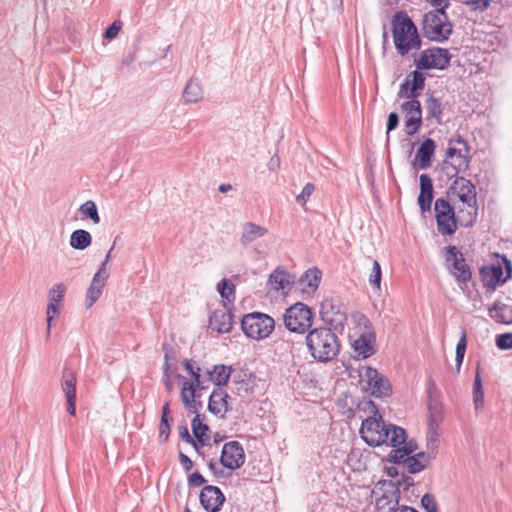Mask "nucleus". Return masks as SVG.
I'll use <instances>...</instances> for the list:
<instances>
[{"instance_id": "nucleus-1", "label": "nucleus", "mask_w": 512, "mask_h": 512, "mask_svg": "<svg viewBox=\"0 0 512 512\" xmlns=\"http://www.w3.org/2000/svg\"><path fill=\"white\" fill-rule=\"evenodd\" d=\"M360 434L370 446L387 445L398 447L407 439L403 428L394 424H387L382 417H368L362 422Z\"/></svg>"}, {"instance_id": "nucleus-2", "label": "nucleus", "mask_w": 512, "mask_h": 512, "mask_svg": "<svg viewBox=\"0 0 512 512\" xmlns=\"http://www.w3.org/2000/svg\"><path fill=\"white\" fill-rule=\"evenodd\" d=\"M305 341L311 357L318 362H329L339 354L340 341L331 328L312 329L306 335Z\"/></svg>"}, {"instance_id": "nucleus-3", "label": "nucleus", "mask_w": 512, "mask_h": 512, "mask_svg": "<svg viewBox=\"0 0 512 512\" xmlns=\"http://www.w3.org/2000/svg\"><path fill=\"white\" fill-rule=\"evenodd\" d=\"M393 40L398 53L402 56L411 50H418L421 46L417 28L406 15L396 14L393 17Z\"/></svg>"}, {"instance_id": "nucleus-4", "label": "nucleus", "mask_w": 512, "mask_h": 512, "mask_svg": "<svg viewBox=\"0 0 512 512\" xmlns=\"http://www.w3.org/2000/svg\"><path fill=\"white\" fill-rule=\"evenodd\" d=\"M452 27L443 9H435L424 15L423 32L432 41H446L452 33Z\"/></svg>"}, {"instance_id": "nucleus-5", "label": "nucleus", "mask_w": 512, "mask_h": 512, "mask_svg": "<svg viewBox=\"0 0 512 512\" xmlns=\"http://www.w3.org/2000/svg\"><path fill=\"white\" fill-rule=\"evenodd\" d=\"M275 322L272 317L260 312L243 316L241 327L247 337L261 340L267 338L274 330Z\"/></svg>"}, {"instance_id": "nucleus-6", "label": "nucleus", "mask_w": 512, "mask_h": 512, "mask_svg": "<svg viewBox=\"0 0 512 512\" xmlns=\"http://www.w3.org/2000/svg\"><path fill=\"white\" fill-rule=\"evenodd\" d=\"M313 313L311 309L301 303H295L286 309L283 315L285 327L291 332L304 333L312 325Z\"/></svg>"}, {"instance_id": "nucleus-7", "label": "nucleus", "mask_w": 512, "mask_h": 512, "mask_svg": "<svg viewBox=\"0 0 512 512\" xmlns=\"http://www.w3.org/2000/svg\"><path fill=\"white\" fill-rule=\"evenodd\" d=\"M320 316L322 321L331 329L342 328L347 321V312L344 305L338 298L327 297L320 305Z\"/></svg>"}, {"instance_id": "nucleus-8", "label": "nucleus", "mask_w": 512, "mask_h": 512, "mask_svg": "<svg viewBox=\"0 0 512 512\" xmlns=\"http://www.w3.org/2000/svg\"><path fill=\"white\" fill-rule=\"evenodd\" d=\"M435 218L438 231L442 235H452L457 229V220L454 208L443 198H438L434 205Z\"/></svg>"}, {"instance_id": "nucleus-9", "label": "nucleus", "mask_w": 512, "mask_h": 512, "mask_svg": "<svg viewBox=\"0 0 512 512\" xmlns=\"http://www.w3.org/2000/svg\"><path fill=\"white\" fill-rule=\"evenodd\" d=\"M452 55L448 49L432 47L424 50L420 57L415 61L418 69H439L448 67Z\"/></svg>"}, {"instance_id": "nucleus-10", "label": "nucleus", "mask_w": 512, "mask_h": 512, "mask_svg": "<svg viewBox=\"0 0 512 512\" xmlns=\"http://www.w3.org/2000/svg\"><path fill=\"white\" fill-rule=\"evenodd\" d=\"M445 159L461 172H465L468 169L470 163L469 149L462 137L457 136L449 141Z\"/></svg>"}, {"instance_id": "nucleus-11", "label": "nucleus", "mask_w": 512, "mask_h": 512, "mask_svg": "<svg viewBox=\"0 0 512 512\" xmlns=\"http://www.w3.org/2000/svg\"><path fill=\"white\" fill-rule=\"evenodd\" d=\"M361 376L362 383L365 384V390L374 397L388 396L391 392V387L388 379L382 376L375 368H365Z\"/></svg>"}, {"instance_id": "nucleus-12", "label": "nucleus", "mask_w": 512, "mask_h": 512, "mask_svg": "<svg viewBox=\"0 0 512 512\" xmlns=\"http://www.w3.org/2000/svg\"><path fill=\"white\" fill-rule=\"evenodd\" d=\"M378 491L382 494L376 498V508L379 512H393L400 507L399 488L392 480H385L379 483Z\"/></svg>"}, {"instance_id": "nucleus-13", "label": "nucleus", "mask_w": 512, "mask_h": 512, "mask_svg": "<svg viewBox=\"0 0 512 512\" xmlns=\"http://www.w3.org/2000/svg\"><path fill=\"white\" fill-rule=\"evenodd\" d=\"M179 381H181V401L188 412L194 414L199 412L202 408V402L198 399L199 395H196V391L202 389L201 383H191L184 376L177 375Z\"/></svg>"}, {"instance_id": "nucleus-14", "label": "nucleus", "mask_w": 512, "mask_h": 512, "mask_svg": "<svg viewBox=\"0 0 512 512\" xmlns=\"http://www.w3.org/2000/svg\"><path fill=\"white\" fill-rule=\"evenodd\" d=\"M447 252L446 261L450 263V271L459 282H467L471 278L469 266L466 264L463 254L455 246L445 248Z\"/></svg>"}, {"instance_id": "nucleus-15", "label": "nucleus", "mask_w": 512, "mask_h": 512, "mask_svg": "<svg viewBox=\"0 0 512 512\" xmlns=\"http://www.w3.org/2000/svg\"><path fill=\"white\" fill-rule=\"evenodd\" d=\"M405 113V133L409 136L417 133L422 125V109L417 99L409 100L401 105Z\"/></svg>"}, {"instance_id": "nucleus-16", "label": "nucleus", "mask_w": 512, "mask_h": 512, "mask_svg": "<svg viewBox=\"0 0 512 512\" xmlns=\"http://www.w3.org/2000/svg\"><path fill=\"white\" fill-rule=\"evenodd\" d=\"M220 462L230 470L240 468L245 462V452L242 445L237 441L225 443L222 448Z\"/></svg>"}, {"instance_id": "nucleus-17", "label": "nucleus", "mask_w": 512, "mask_h": 512, "mask_svg": "<svg viewBox=\"0 0 512 512\" xmlns=\"http://www.w3.org/2000/svg\"><path fill=\"white\" fill-rule=\"evenodd\" d=\"M448 195L450 197H457L462 204L476 203V187L468 179L464 177H456L449 187Z\"/></svg>"}, {"instance_id": "nucleus-18", "label": "nucleus", "mask_w": 512, "mask_h": 512, "mask_svg": "<svg viewBox=\"0 0 512 512\" xmlns=\"http://www.w3.org/2000/svg\"><path fill=\"white\" fill-rule=\"evenodd\" d=\"M200 503L208 512H217L225 501V496L220 488L212 485L205 486L200 493Z\"/></svg>"}, {"instance_id": "nucleus-19", "label": "nucleus", "mask_w": 512, "mask_h": 512, "mask_svg": "<svg viewBox=\"0 0 512 512\" xmlns=\"http://www.w3.org/2000/svg\"><path fill=\"white\" fill-rule=\"evenodd\" d=\"M76 374L68 369L63 371L61 387L67 399V411L70 415L76 414Z\"/></svg>"}, {"instance_id": "nucleus-20", "label": "nucleus", "mask_w": 512, "mask_h": 512, "mask_svg": "<svg viewBox=\"0 0 512 512\" xmlns=\"http://www.w3.org/2000/svg\"><path fill=\"white\" fill-rule=\"evenodd\" d=\"M436 144L431 138L425 139L417 149L412 166L415 169L425 170L432 164V158L435 154Z\"/></svg>"}, {"instance_id": "nucleus-21", "label": "nucleus", "mask_w": 512, "mask_h": 512, "mask_svg": "<svg viewBox=\"0 0 512 512\" xmlns=\"http://www.w3.org/2000/svg\"><path fill=\"white\" fill-rule=\"evenodd\" d=\"M233 326V315L226 308L214 310L209 316V327L217 333H229Z\"/></svg>"}, {"instance_id": "nucleus-22", "label": "nucleus", "mask_w": 512, "mask_h": 512, "mask_svg": "<svg viewBox=\"0 0 512 512\" xmlns=\"http://www.w3.org/2000/svg\"><path fill=\"white\" fill-rule=\"evenodd\" d=\"M267 233L268 229L266 227L254 222H245L242 225L240 243L242 246L247 247L259 238L265 236Z\"/></svg>"}, {"instance_id": "nucleus-23", "label": "nucleus", "mask_w": 512, "mask_h": 512, "mask_svg": "<svg viewBox=\"0 0 512 512\" xmlns=\"http://www.w3.org/2000/svg\"><path fill=\"white\" fill-rule=\"evenodd\" d=\"M375 336L371 331H365L361 333L357 339L353 341V349L357 357L363 359L370 357L374 354L373 342Z\"/></svg>"}, {"instance_id": "nucleus-24", "label": "nucleus", "mask_w": 512, "mask_h": 512, "mask_svg": "<svg viewBox=\"0 0 512 512\" xmlns=\"http://www.w3.org/2000/svg\"><path fill=\"white\" fill-rule=\"evenodd\" d=\"M420 180V194L418 196V204L422 212L429 211L433 200V183L427 174H421Z\"/></svg>"}, {"instance_id": "nucleus-25", "label": "nucleus", "mask_w": 512, "mask_h": 512, "mask_svg": "<svg viewBox=\"0 0 512 512\" xmlns=\"http://www.w3.org/2000/svg\"><path fill=\"white\" fill-rule=\"evenodd\" d=\"M229 395L221 388L212 391L209 397L208 410L215 414L224 416L228 410Z\"/></svg>"}, {"instance_id": "nucleus-26", "label": "nucleus", "mask_w": 512, "mask_h": 512, "mask_svg": "<svg viewBox=\"0 0 512 512\" xmlns=\"http://www.w3.org/2000/svg\"><path fill=\"white\" fill-rule=\"evenodd\" d=\"M428 409V434L430 436V443L435 446V437L438 436L437 430L443 420V409L437 402H431Z\"/></svg>"}, {"instance_id": "nucleus-27", "label": "nucleus", "mask_w": 512, "mask_h": 512, "mask_svg": "<svg viewBox=\"0 0 512 512\" xmlns=\"http://www.w3.org/2000/svg\"><path fill=\"white\" fill-rule=\"evenodd\" d=\"M321 277L322 273L318 268L308 269L299 279L303 292L307 294L314 293L320 284Z\"/></svg>"}, {"instance_id": "nucleus-28", "label": "nucleus", "mask_w": 512, "mask_h": 512, "mask_svg": "<svg viewBox=\"0 0 512 512\" xmlns=\"http://www.w3.org/2000/svg\"><path fill=\"white\" fill-rule=\"evenodd\" d=\"M268 284L276 291L289 290L291 287V276L285 270L277 268L269 276Z\"/></svg>"}, {"instance_id": "nucleus-29", "label": "nucleus", "mask_w": 512, "mask_h": 512, "mask_svg": "<svg viewBox=\"0 0 512 512\" xmlns=\"http://www.w3.org/2000/svg\"><path fill=\"white\" fill-rule=\"evenodd\" d=\"M463 206V208H458V214L456 216L457 223L464 227L472 226L477 219V202L465 203Z\"/></svg>"}, {"instance_id": "nucleus-30", "label": "nucleus", "mask_w": 512, "mask_h": 512, "mask_svg": "<svg viewBox=\"0 0 512 512\" xmlns=\"http://www.w3.org/2000/svg\"><path fill=\"white\" fill-rule=\"evenodd\" d=\"M489 316L498 323L512 324V305L494 303L489 308Z\"/></svg>"}, {"instance_id": "nucleus-31", "label": "nucleus", "mask_w": 512, "mask_h": 512, "mask_svg": "<svg viewBox=\"0 0 512 512\" xmlns=\"http://www.w3.org/2000/svg\"><path fill=\"white\" fill-rule=\"evenodd\" d=\"M389 453V461L395 464H400L401 459L407 458L410 454H412L416 449L417 445L413 441H406L402 443L398 447H393Z\"/></svg>"}, {"instance_id": "nucleus-32", "label": "nucleus", "mask_w": 512, "mask_h": 512, "mask_svg": "<svg viewBox=\"0 0 512 512\" xmlns=\"http://www.w3.org/2000/svg\"><path fill=\"white\" fill-rule=\"evenodd\" d=\"M106 279L94 275L90 287L87 290V307H91L101 296Z\"/></svg>"}, {"instance_id": "nucleus-33", "label": "nucleus", "mask_w": 512, "mask_h": 512, "mask_svg": "<svg viewBox=\"0 0 512 512\" xmlns=\"http://www.w3.org/2000/svg\"><path fill=\"white\" fill-rule=\"evenodd\" d=\"M92 243L91 234L83 229H78L72 232L70 236V246L77 250H84Z\"/></svg>"}, {"instance_id": "nucleus-34", "label": "nucleus", "mask_w": 512, "mask_h": 512, "mask_svg": "<svg viewBox=\"0 0 512 512\" xmlns=\"http://www.w3.org/2000/svg\"><path fill=\"white\" fill-rule=\"evenodd\" d=\"M183 98L186 103H197L203 98V90L197 80H189L184 89Z\"/></svg>"}, {"instance_id": "nucleus-35", "label": "nucleus", "mask_w": 512, "mask_h": 512, "mask_svg": "<svg viewBox=\"0 0 512 512\" xmlns=\"http://www.w3.org/2000/svg\"><path fill=\"white\" fill-rule=\"evenodd\" d=\"M232 372L231 366L215 365L212 371H208L210 380L217 386L226 385Z\"/></svg>"}, {"instance_id": "nucleus-36", "label": "nucleus", "mask_w": 512, "mask_h": 512, "mask_svg": "<svg viewBox=\"0 0 512 512\" xmlns=\"http://www.w3.org/2000/svg\"><path fill=\"white\" fill-rule=\"evenodd\" d=\"M195 414L196 415L192 420V432L196 441L201 443L202 445H205L209 438L207 436L209 428L206 424L202 423L199 413L197 412Z\"/></svg>"}, {"instance_id": "nucleus-37", "label": "nucleus", "mask_w": 512, "mask_h": 512, "mask_svg": "<svg viewBox=\"0 0 512 512\" xmlns=\"http://www.w3.org/2000/svg\"><path fill=\"white\" fill-rule=\"evenodd\" d=\"M442 103L438 98L430 96L426 100L428 117L434 118L437 124H442Z\"/></svg>"}, {"instance_id": "nucleus-38", "label": "nucleus", "mask_w": 512, "mask_h": 512, "mask_svg": "<svg viewBox=\"0 0 512 512\" xmlns=\"http://www.w3.org/2000/svg\"><path fill=\"white\" fill-rule=\"evenodd\" d=\"M217 290L224 301V307L234 301L235 285L230 280L223 279L221 282H219L217 285Z\"/></svg>"}, {"instance_id": "nucleus-39", "label": "nucleus", "mask_w": 512, "mask_h": 512, "mask_svg": "<svg viewBox=\"0 0 512 512\" xmlns=\"http://www.w3.org/2000/svg\"><path fill=\"white\" fill-rule=\"evenodd\" d=\"M79 212L85 218L90 219L94 224L100 223V216L94 201L87 200L79 207Z\"/></svg>"}, {"instance_id": "nucleus-40", "label": "nucleus", "mask_w": 512, "mask_h": 512, "mask_svg": "<svg viewBox=\"0 0 512 512\" xmlns=\"http://www.w3.org/2000/svg\"><path fill=\"white\" fill-rule=\"evenodd\" d=\"M484 403V392L479 371H477L473 383V404L476 410H479Z\"/></svg>"}, {"instance_id": "nucleus-41", "label": "nucleus", "mask_w": 512, "mask_h": 512, "mask_svg": "<svg viewBox=\"0 0 512 512\" xmlns=\"http://www.w3.org/2000/svg\"><path fill=\"white\" fill-rule=\"evenodd\" d=\"M410 96L418 97L420 92L424 89L425 76L419 71L412 72V82L410 83Z\"/></svg>"}, {"instance_id": "nucleus-42", "label": "nucleus", "mask_w": 512, "mask_h": 512, "mask_svg": "<svg viewBox=\"0 0 512 512\" xmlns=\"http://www.w3.org/2000/svg\"><path fill=\"white\" fill-rule=\"evenodd\" d=\"M467 342H466V332L463 330L461 333V337L456 345V368L457 371H460L465 352H466Z\"/></svg>"}, {"instance_id": "nucleus-43", "label": "nucleus", "mask_w": 512, "mask_h": 512, "mask_svg": "<svg viewBox=\"0 0 512 512\" xmlns=\"http://www.w3.org/2000/svg\"><path fill=\"white\" fill-rule=\"evenodd\" d=\"M164 349V357H165V364H164V375L168 376V372L170 369L174 366V364L177 362V357L174 349L172 347H169L168 345L163 346Z\"/></svg>"}, {"instance_id": "nucleus-44", "label": "nucleus", "mask_w": 512, "mask_h": 512, "mask_svg": "<svg viewBox=\"0 0 512 512\" xmlns=\"http://www.w3.org/2000/svg\"><path fill=\"white\" fill-rule=\"evenodd\" d=\"M372 263L373 267L369 276V283L373 288L380 289L382 277L381 267L377 260H373Z\"/></svg>"}, {"instance_id": "nucleus-45", "label": "nucleus", "mask_w": 512, "mask_h": 512, "mask_svg": "<svg viewBox=\"0 0 512 512\" xmlns=\"http://www.w3.org/2000/svg\"><path fill=\"white\" fill-rule=\"evenodd\" d=\"M401 463H403L407 471L412 474L418 473L424 469L423 464L414 456L409 455L407 458L401 459Z\"/></svg>"}, {"instance_id": "nucleus-46", "label": "nucleus", "mask_w": 512, "mask_h": 512, "mask_svg": "<svg viewBox=\"0 0 512 512\" xmlns=\"http://www.w3.org/2000/svg\"><path fill=\"white\" fill-rule=\"evenodd\" d=\"M66 286L62 283L54 285L49 291V301L60 303L64 297Z\"/></svg>"}, {"instance_id": "nucleus-47", "label": "nucleus", "mask_w": 512, "mask_h": 512, "mask_svg": "<svg viewBox=\"0 0 512 512\" xmlns=\"http://www.w3.org/2000/svg\"><path fill=\"white\" fill-rule=\"evenodd\" d=\"M58 313H59V303L58 302L49 301V304L47 306V311H46V314H47V317H46V321H47L46 337L47 338L50 336V332H51V323H52V319H53L52 314H58Z\"/></svg>"}, {"instance_id": "nucleus-48", "label": "nucleus", "mask_w": 512, "mask_h": 512, "mask_svg": "<svg viewBox=\"0 0 512 512\" xmlns=\"http://www.w3.org/2000/svg\"><path fill=\"white\" fill-rule=\"evenodd\" d=\"M493 0H462L464 4L469 6L474 11L486 10Z\"/></svg>"}, {"instance_id": "nucleus-49", "label": "nucleus", "mask_w": 512, "mask_h": 512, "mask_svg": "<svg viewBox=\"0 0 512 512\" xmlns=\"http://www.w3.org/2000/svg\"><path fill=\"white\" fill-rule=\"evenodd\" d=\"M496 345L501 350L512 349V333H504L497 336Z\"/></svg>"}, {"instance_id": "nucleus-50", "label": "nucleus", "mask_w": 512, "mask_h": 512, "mask_svg": "<svg viewBox=\"0 0 512 512\" xmlns=\"http://www.w3.org/2000/svg\"><path fill=\"white\" fill-rule=\"evenodd\" d=\"M421 504L427 512H438V505L435 501L434 496L431 494L427 493L423 495L421 499Z\"/></svg>"}, {"instance_id": "nucleus-51", "label": "nucleus", "mask_w": 512, "mask_h": 512, "mask_svg": "<svg viewBox=\"0 0 512 512\" xmlns=\"http://www.w3.org/2000/svg\"><path fill=\"white\" fill-rule=\"evenodd\" d=\"M185 370L191 375V383H201L200 368H195L191 361L184 360L183 362Z\"/></svg>"}, {"instance_id": "nucleus-52", "label": "nucleus", "mask_w": 512, "mask_h": 512, "mask_svg": "<svg viewBox=\"0 0 512 512\" xmlns=\"http://www.w3.org/2000/svg\"><path fill=\"white\" fill-rule=\"evenodd\" d=\"M314 189H315V186L312 183H307L303 187L301 193L296 197V201L299 204L304 205L308 201V199L311 196V194L313 193Z\"/></svg>"}, {"instance_id": "nucleus-53", "label": "nucleus", "mask_w": 512, "mask_h": 512, "mask_svg": "<svg viewBox=\"0 0 512 512\" xmlns=\"http://www.w3.org/2000/svg\"><path fill=\"white\" fill-rule=\"evenodd\" d=\"M442 172L448 177V178H456L458 177L457 175L459 173H461L460 170L456 169V167L454 165H452L449 161H447L446 159H444L443 163H442V168H441Z\"/></svg>"}, {"instance_id": "nucleus-54", "label": "nucleus", "mask_w": 512, "mask_h": 512, "mask_svg": "<svg viewBox=\"0 0 512 512\" xmlns=\"http://www.w3.org/2000/svg\"><path fill=\"white\" fill-rule=\"evenodd\" d=\"M179 437L188 444H192L196 450L199 449L197 442L191 437L187 426H179Z\"/></svg>"}, {"instance_id": "nucleus-55", "label": "nucleus", "mask_w": 512, "mask_h": 512, "mask_svg": "<svg viewBox=\"0 0 512 512\" xmlns=\"http://www.w3.org/2000/svg\"><path fill=\"white\" fill-rule=\"evenodd\" d=\"M122 28V23L120 21H114L105 31L104 33V37L106 39H114L119 31L121 30Z\"/></svg>"}, {"instance_id": "nucleus-56", "label": "nucleus", "mask_w": 512, "mask_h": 512, "mask_svg": "<svg viewBox=\"0 0 512 512\" xmlns=\"http://www.w3.org/2000/svg\"><path fill=\"white\" fill-rule=\"evenodd\" d=\"M410 88H411L410 81L408 79H406L400 85V89H399V92H398V97L399 98H408L410 100L416 99L417 97L410 96Z\"/></svg>"}, {"instance_id": "nucleus-57", "label": "nucleus", "mask_w": 512, "mask_h": 512, "mask_svg": "<svg viewBox=\"0 0 512 512\" xmlns=\"http://www.w3.org/2000/svg\"><path fill=\"white\" fill-rule=\"evenodd\" d=\"M188 482L192 486L199 487L203 485L206 482V480L199 472L196 471L189 476Z\"/></svg>"}, {"instance_id": "nucleus-58", "label": "nucleus", "mask_w": 512, "mask_h": 512, "mask_svg": "<svg viewBox=\"0 0 512 512\" xmlns=\"http://www.w3.org/2000/svg\"><path fill=\"white\" fill-rule=\"evenodd\" d=\"M399 123V116L396 112H391L388 115L387 120V133L391 132L392 130L396 129Z\"/></svg>"}, {"instance_id": "nucleus-59", "label": "nucleus", "mask_w": 512, "mask_h": 512, "mask_svg": "<svg viewBox=\"0 0 512 512\" xmlns=\"http://www.w3.org/2000/svg\"><path fill=\"white\" fill-rule=\"evenodd\" d=\"M170 425L168 420H161L160 429H159V437L167 440L169 436Z\"/></svg>"}, {"instance_id": "nucleus-60", "label": "nucleus", "mask_w": 512, "mask_h": 512, "mask_svg": "<svg viewBox=\"0 0 512 512\" xmlns=\"http://www.w3.org/2000/svg\"><path fill=\"white\" fill-rule=\"evenodd\" d=\"M179 460H180V463L183 466L185 471H190L192 469L193 462L191 461V459L187 455H185L184 453L180 452L179 453Z\"/></svg>"}, {"instance_id": "nucleus-61", "label": "nucleus", "mask_w": 512, "mask_h": 512, "mask_svg": "<svg viewBox=\"0 0 512 512\" xmlns=\"http://www.w3.org/2000/svg\"><path fill=\"white\" fill-rule=\"evenodd\" d=\"M107 265H108V262H106V260H104L101 265H100V268L98 269V271L94 274L96 276H99L101 278H104V279H108L109 277V272H108V269H107Z\"/></svg>"}, {"instance_id": "nucleus-62", "label": "nucleus", "mask_w": 512, "mask_h": 512, "mask_svg": "<svg viewBox=\"0 0 512 512\" xmlns=\"http://www.w3.org/2000/svg\"><path fill=\"white\" fill-rule=\"evenodd\" d=\"M414 457H417L418 461L423 464V468H425L431 460V454L425 452H419L414 455Z\"/></svg>"}, {"instance_id": "nucleus-63", "label": "nucleus", "mask_w": 512, "mask_h": 512, "mask_svg": "<svg viewBox=\"0 0 512 512\" xmlns=\"http://www.w3.org/2000/svg\"><path fill=\"white\" fill-rule=\"evenodd\" d=\"M431 3L432 6L436 7V9H443L445 11L446 8L449 7V0H427Z\"/></svg>"}, {"instance_id": "nucleus-64", "label": "nucleus", "mask_w": 512, "mask_h": 512, "mask_svg": "<svg viewBox=\"0 0 512 512\" xmlns=\"http://www.w3.org/2000/svg\"><path fill=\"white\" fill-rule=\"evenodd\" d=\"M492 280L499 281L503 275L502 268L500 266H493L491 268Z\"/></svg>"}]
</instances>
